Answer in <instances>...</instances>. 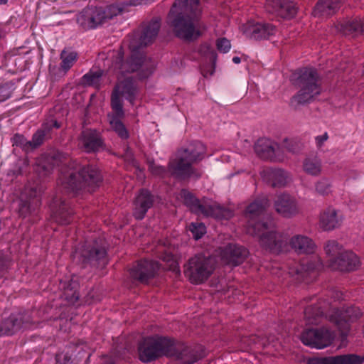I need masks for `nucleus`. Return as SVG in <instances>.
<instances>
[{"instance_id": "nucleus-1", "label": "nucleus", "mask_w": 364, "mask_h": 364, "mask_svg": "<svg viewBox=\"0 0 364 364\" xmlns=\"http://www.w3.org/2000/svg\"><path fill=\"white\" fill-rule=\"evenodd\" d=\"M161 28V18L154 17L143 28L139 36V45L132 50L130 57L124 60V52L121 47L115 56L113 57L112 66L114 71L122 75L138 71L137 78L142 81L149 78L156 70V63L151 58L140 53L136 50L141 47L151 44Z\"/></svg>"}, {"instance_id": "nucleus-2", "label": "nucleus", "mask_w": 364, "mask_h": 364, "mask_svg": "<svg viewBox=\"0 0 364 364\" xmlns=\"http://www.w3.org/2000/svg\"><path fill=\"white\" fill-rule=\"evenodd\" d=\"M67 154L58 150L44 153L36 159L35 170L46 176L51 173L54 166L58 167L57 178L58 193L53 198V212L59 222L65 225L68 220V165Z\"/></svg>"}, {"instance_id": "nucleus-3", "label": "nucleus", "mask_w": 364, "mask_h": 364, "mask_svg": "<svg viewBox=\"0 0 364 364\" xmlns=\"http://www.w3.org/2000/svg\"><path fill=\"white\" fill-rule=\"evenodd\" d=\"M199 0H175L167 15V23L173 35L185 42H193L203 34L195 21L200 14Z\"/></svg>"}, {"instance_id": "nucleus-4", "label": "nucleus", "mask_w": 364, "mask_h": 364, "mask_svg": "<svg viewBox=\"0 0 364 364\" xmlns=\"http://www.w3.org/2000/svg\"><path fill=\"white\" fill-rule=\"evenodd\" d=\"M289 80L299 90L290 98L289 106L297 110L301 106L313 102L322 92L321 79L316 68L309 66L295 70Z\"/></svg>"}, {"instance_id": "nucleus-5", "label": "nucleus", "mask_w": 364, "mask_h": 364, "mask_svg": "<svg viewBox=\"0 0 364 364\" xmlns=\"http://www.w3.org/2000/svg\"><path fill=\"white\" fill-rule=\"evenodd\" d=\"M206 154V146L200 141L191 142L187 147L178 150L177 156L168 164L171 176L178 181L191 177L198 179L202 173L193 166L203 161Z\"/></svg>"}, {"instance_id": "nucleus-6", "label": "nucleus", "mask_w": 364, "mask_h": 364, "mask_svg": "<svg viewBox=\"0 0 364 364\" xmlns=\"http://www.w3.org/2000/svg\"><path fill=\"white\" fill-rule=\"evenodd\" d=\"M103 181L102 171L97 165L70 158V193L77 196L87 188L95 191Z\"/></svg>"}, {"instance_id": "nucleus-7", "label": "nucleus", "mask_w": 364, "mask_h": 364, "mask_svg": "<svg viewBox=\"0 0 364 364\" xmlns=\"http://www.w3.org/2000/svg\"><path fill=\"white\" fill-rule=\"evenodd\" d=\"M124 9V6L117 4L105 7L87 6L77 15L76 22L84 30L95 28L121 14Z\"/></svg>"}, {"instance_id": "nucleus-8", "label": "nucleus", "mask_w": 364, "mask_h": 364, "mask_svg": "<svg viewBox=\"0 0 364 364\" xmlns=\"http://www.w3.org/2000/svg\"><path fill=\"white\" fill-rule=\"evenodd\" d=\"M168 336H149L142 338L137 343L139 360L143 363L154 362L162 357L166 358Z\"/></svg>"}, {"instance_id": "nucleus-9", "label": "nucleus", "mask_w": 364, "mask_h": 364, "mask_svg": "<svg viewBox=\"0 0 364 364\" xmlns=\"http://www.w3.org/2000/svg\"><path fill=\"white\" fill-rule=\"evenodd\" d=\"M269 205L268 198L263 197L256 198L250 203L244 210L247 219L246 232L249 235H258L262 231L269 230L271 221L261 220V216Z\"/></svg>"}, {"instance_id": "nucleus-10", "label": "nucleus", "mask_w": 364, "mask_h": 364, "mask_svg": "<svg viewBox=\"0 0 364 364\" xmlns=\"http://www.w3.org/2000/svg\"><path fill=\"white\" fill-rule=\"evenodd\" d=\"M166 358H173L178 364H194L205 357V350L201 346H193L168 336Z\"/></svg>"}, {"instance_id": "nucleus-11", "label": "nucleus", "mask_w": 364, "mask_h": 364, "mask_svg": "<svg viewBox=\"0 0 364 364\" xmlns=\"http://www.w3.org/2000/svg\"><path fill=\"white\" fill-rule=\"evenodd\" d=\"M215 266L212 259L198 254L191 257L183 266V273L193 284H201L213 274Z\"/></svg>"}, {"instance_id": "nucleus-12", "label": "nucleus", "mask_w": 364, "mask_h": 364, "mask_svg": "<svg viewBox=\"0 0 364 364\" xmlns=\"http://www.w3.org/2000/svg\"><path fill=\"white\" fill-rule=\"evenodd\" d=\"M80 257L83 264L97 268L104 269L109 263L107 248L102 240H95L91 244L85 245Z\"/></svg>"}, {"instance_id": "nucleus-13", "label": "nucleus", "mask_w": 364, "mask_h": 364, "mask_svg": "<svg viewBox=\"0 0 364 364\" xmlns=\"http://www.w3.org/2000/svg\"><path fill=\"white\" fill-rule=\"evenodd\" d=\"M161 264L154 259H141L134 262L129 269V274L133 282L148 285L151 279L159 274Z\"/></svg>"}, {"instance_id": "nucleus-14", "label": "nucleus", "mask_w": 364, "mask_h": 364, "mask_svg": "<svg viewBox=\"0 0 364 364\" xmlns=\"http://www.w3.org/2000/svg\"><path fill=\"white\" fill-rule=\"evenodd\" d=\"M361 316L362 312L359 307L350 306L333 310L329 315V321L340 331L341 336L346 338L350 330L351 323L357 321Z\"/></svg>"}, {"instance_id": "nucleus-15", "label": "nucleus", "mask_w": 364, "mask_h": 364, "mask_svg": "<svg viewBox=\"0 0 364 364\" xmlns=\"http://www.w3.org/2000/svg\"><path fill=\"white\" fill-rule=\"evenodd\" d=\"M264 8L268 14L284 21L294 19L299 11L298 3L294 0H266Z\"/></svg>"}, {"instance_id": "nucleus-16", "label": "nucleus", "mask_w": 364, "mask_h": 364, "mask_svg": "<svg viewBox=\"0 0 364 364\" xmlns=\"http://www.w3.org/2000/svg\"><path fill=\"white\" fill-rule=\"evenodd\" d=\"M333 339L331 332L324 328H307L300 336V340L303 344L317 349L331 346Z\"/></svg>"}, {"instance_id": "nucleus-17", "label": "nucleus", "mask_w": 364, "mask_h": 364, "mask_svg": "<svg viewBox=\"0 0 364 364\" xmlns=\"http://www.w3.org/2000/svg\"><path fill=\"white\" fill-rule=\"evenodd\" d=\"M80 148L87 154H96L106 149L102 134L96 129H86L78 136Z\"/></svg>"}, {"instance_id": "nucleus-18", "label": "nucleus", "mask_w": 364, "mask_h": 364, "mask_svg": "<svg viewBox=\"0 0 364 364\" xmlns=\"http://www.w3.org/2000/svg\"><path fill=\"white\" fill-rule=\"evenodd\" d=\"M262 231L258 235L262 247L274 254H279L287 249L288 239L284 234L277 231Z\"/></svg>"}, {"instance_id": "nucleus-19", "label": "nucleus", "mask_w": 364, "mask_h": 364, "mask_svg": "<svg viewBox=\"0 0 364 364\" xmlns=\"http://www.w3.org/2000/svg\"><path fill=\"white\" fill-rule=\"evenodd\" d=\"M62 122L55 117L46 118L33 134L31 140L32 151L41 146L46 141L51 139L53 129H60Z\"/></svg>"}, {"instance_id": "nucleus-20", "label": "nucleus", "mask_w": 364, "mask_h": 364, "mask_svg": "<svg viewBox=\"0 0 364 364\" xmlns=\"http://www.w3.org/2000/svg\"><path fill=\"white\" fill-rule=\"evenodd\" d=\"M155 196L147 188H140L133 200L132 215L136 220H143L148 210L154 206Z\"/></svg>"}, {"instance_id": "nucleus-21", "label": "nucleus", "mask_w": 364, "mask_h": 364, "mask_svg": "<svg viewBox=\"0 0 364 364\" xmlns=\"http://www.w3.org/2000/svg\"><path fill=\"white\" fill-rule=\"evenodd\" d=\"M360 264L359 257L352 251H343L339 255L331 257L328 266L333 270L349 272L356 270Z\"/></svg>"}, {"instance_id": "nucleus-22", "label": "nucleus", "mask_w": 364, "mask_h": 364, "mask_svg": "<svg viewBox=\"0 0 364 364\" xmlns=\"http://www.w3.org/2000/svg\"><path fill=\"white\" fill-rule=\"evenodd\" d=\"M274 208L279 215L285 218H291L297 215L300 211L296 198L287 193H282L276 196Z\"/></svg>"}, {"instance_id": "nucleus-23", "label": "nucleus", "mask_w": 364, "mask_h": 364, "mask_svg": "<svg viewBox=\"0 0 364 364\" xmlns=\"http://www.w3.org/2000/svg\"><path fill=\"white\" fill-rule=\"evenodd\" d=\"M344 0H317L312 8L311 16L318 18H330L337 14Z\"/></svg>"}, {"instance_id": "nucleus-24", "label": "nucleus", "mask_w": 364, "mask_h": 364, "mask_svg": "<svg viewBox=\"0 0 364 364\" xmlns=\"http://www.w3.org/2000/svg\"><path fill=\"white\" fill-rule=\"evenodd\" d=\"M364 355L357 354H343L335 356L312 357L306 364H363Z\"/></svg>"}, {"instance_id": "nucleus-25", "label": "nucleus", "mask_w": 364, "mask_h": 364, "mask_svg": "<svg viewBox=\"0 0 364 364\" xmlns=\"http://www.w3.org/2000/svg\"><path fill=\"white\" fill-rule=\"evenodd\" d=\"M336 30L344 36L364 35V18L358 16L346 18L335 24Z\"/></svg>"}, {"instance_id": "nucleus-26", "label": "nucleus", "mask_w": 364, "mask_h": 364, "mask_svg": "<svg viewBox=\"0 0 364 364\" xmlns=\"http://www.w3.org/2000/svg\"><path fill=\"white\" fill-rule=\"evenodd\" d=\"M277 31V27L269 23H259L249 21L246 24L245 32L250 33V38L256 40L269 39Z\"/></svg>"}, {"instance_id": "nucleus-27", "label": "nucleus", "mask_w": 364, "mask_h": 364, "mask_svg": "<svg viewBox=\"0 0 364 364\" xmlns=\"http://www.w3.org/2000/svg\"><path fill=\"white\" fill-rule=\"evenodd\" d=\"M248 254V250L243 246L230 243L223 250L222 258L228 264L237 266L246 259Z\"/></svg>"}, {"instance_id": "nucleus-28", "label": "nucleus", "mask_w": 364, "mask_h": 364, "mask_svg": "<svg viewBox=\"0 0 364 364\" xmlns=\"http://www.w3.org/2000/svg\"><path fill=\"white\" fill-rule=\"evenodd\" d=\"M289 245L297 254H312L315 252L316 245L310 237L296 235L289 240Z\"/></svg>"}, {"instance_id": "nucleus-29", "label": "nucleus", "mask_w": 364, "mask_h": 364, "mask_svg": "<svg viewBox=\"0 0 364 364\" xmlns=\"http://www.w3.org/2000/svg\"><path fill=\"white\" fill-rule=\"evenodd\" d=\"M23 317L21 314H11L0 322V336H11L19 331L23 325Z\"/></svg>"}, {"instance_id": "nucleus-30", "label": "nucleus", "mask_w": 364, "mask_h": 364, "mask_svg": "<svg viewBox=\"0 0 364 364\" xmlns=\"http://www.w3.org/2000/svg\"><path fill=\"white\" fill-rule=\"evenodd\" d=\"M114 87H118L119 93L122 96H125L131 105H134L138 93V87L132 77H125Z\"/></svg>"}, {"instance_id": "nucleus-31", "label": "nucleus", "mask_w": 364, "mask_h": 364, "mask_svg": "<svg viewBox=\"0 0 364 364\" xmlns=\"http://www.w3.org/2000/svg\"><path fill=\"white\" fill-rule=\"evenodd\" d=\"M205 217H211L217 220H229L234 215L233 212L223 205L214 203L205 204L202 212Z\"/></svg>"}, {"instance_id": "nucleus-32", "label": "nucleus", "mask_w": 364, "mask_h": 364, "mask_svg": "<svg viewBox=\"0 0 364 364\" xmlns=\"http://www.w3.org/2000/svg\"><path fill=\"white\" fill-rule=\"evenodd\" d=\"M183 203L189 208L190 211L195 214H202L205 203H201L200 200L188 190L183 188L180 192Z\"/></svg>"}, {"instance_id": "nucleus-33", "label": "nucleus", "mask_w": 364, "mask_h": 364, "mask_svg": "<svg viewBox=\"0 0 364 364\" xmlns=\"http://www.w3.org/2000/svg\"><path fill=\"white\" fill-rule=\"evenodd\" d=\"M264 178L273 188L283 187L287 183L286 173L280 168H267L264 171Z\"/></svg>"}, {"instance_id": "nucleus-34", "label": "nucleus", "mask_w": 364, "mask_h": 364, "mask_svg": "<svg viewBox=\"0 0 364 364\" xmlns=\"http://www.w3.org/2000/svg\"><path fill=\"white\" fill-rule=\"evenodd\" d=\"M256 154L263 160L274 161L275 158L274 149L269 139H259L255 144Z\"/></svg>"}, {"instance_id": "nucleus-35", "label": "nucleus", "mask_w": 364, "mask_h": 364, "mask_svg": "<svg viewBox=\"0 0 364 364\" xmlns=\"http://www.w3.org/2000/svg\"><path fill=\"white\" fill-rule=\"evenodd\" d=\"M341 224V220L338 218L335 210L328 209L320 216V227L326 231H330L338 228Z\"/></svg>"}, {"instance_id": "nucleus-36", "label": "nucleus", "mask_w": 364, "mask_h": 364, "mask_svg": "<svg viewBox=\"0 0 364 364\" xmlns=\"http://www.w3.org/2000/svg\"><path fill=\"white\" fill-rule=\"evenodd\" d=\"M304 318L308 325L318 324L323 316V311L320 304L316 303L307 306L304 309Z\"/></svg>"}, {"instance_id": "nucleus-37", "label": "nucleus", "mask_w": 364, "mask_h": 364, "mask_svg": "<svg viewBox=\"0 0 364 364\" xmlns=\"http://www.w3.org/2000/svg\"><path fill=\"white\" fill-rule=\"evenodd\" d=\"M39 201L31 198H21L18 202V212L19 217L26 218L28 216L36 215L38 207Z\"/></svg>"}, {"instance_id": "nucleus-38", "label": "nucleus", "mask_w": 364, "mask_h": 364, "mask_svg": "<svg viewBox=\"0 0 364 364\" xmlns=\"http://www.w3.org/2000/svg\"><path fill=\"white\" fill-rule=\"evenodd\" d=\"M105 75V70L97 68L96 70L91 69L87 73L82 76L83 83L90 87H94L97 90H100L102 87L101 80Z\"/></svg>"}, {"instance_id": "nucleus-39", "label": "nucleus", "mask_w": 364, "mask_h": 364, "mask_svg": "<svg viewBox=\"0 0 364 364\" xmlns=\"http://www.w3.org/2000/svg\"><path fill=\"white\" fill-rule=\"evenodd\" d=\"M122 95L119 93L118 87H114L111 95L110 105L113 111L112 117L124 118Z\"/></svg>"}, {"instance_id": "nucleus-40", "label": "nucleus", "mask_w": 364, "mask_h": 364, "mask_svg": "<svg viewBox=\"0 0 364 364\" xmlns=\"http://www.w3.org/2000/svg\"><path fill=\"white\" fill-rule=\"evenodd\" d=\"M316 269V264L311 260H302L296 267L294 273L298 276V279L306 280Z\"/></svg>"}, {"instance_id": "nucleus-41", "label": "nucleus", "mask_w": 364, "mask_h": 364, "mask_svg": "<svg viewBox=\"0 0 364 364\" xmlns=\"http://www.w3.org/2000/svg\"><path fill=\"white\" fill-rule=\"evenodd\" d=\"M122 119L123 118L112 117L110 124L113 131L122 140H127L129 138L130 134L129 130L122 122Z\"/></svg>"}, {"instance_id": "nucleus-42", "label": "nucleus", "mask_w": 364, "mask_h": 364, "mask_svg": "<svg viewBox=\"0 0 364 364\" xmlns=\"http://www.w3.org/2000/svg\"><path fill=\"white\" fill-rule=\"evenodd\" d=\"M198 53L203 57L209 60L212 63L213 67L215 68L218 55L211 45L207 42L202 43L198 48Z\"/></svg>"}, {"instance_id": "nucleus-43", "label": "nucleus", "mask_w": 364, "mask_h": 364, "mask_svg": "<svg viewBox=\"0 0 364 364\" xmlns=\"http://www.w3.org/2000/svg\"><path fill=\"white\" fill-rule=\"evenodd\" d=\"M146 162L148 165L149 171L154 176L161 178H165L168 172L169 173L168 166L165 167L161 165H156L153 158H146Z\"/></svg>"}, {"instance_id": "nucleus-44", "label": "nucleus", "mask_w": 364, "mask_h": 364, "mask_svg": "<svg viewBox=\"0 0 364 364\" xmlns=\"http://www.w3.org/2000/svg\"><path fill=\"white\" fill-rule=\"evenodd\" d=\"M13 146H16L22 149L25 153H29L32 151L31 141L27 140L23 134L16 133L11 138Z\"/></svg>"}, {"instance_id": "nucleus-45", "label": "nucleus", "mask_w": 364, "mask_h": 364, "mask_svg": "<svg viewBox=\"0 0 364 364\" xmlns=\"http://www.w3.org/2000/svg\"><path fill=\"white\" fill-rule=\"evenodd\" d=\"M303 167L305 172L311 176H318L321 171L320 163L311 159H306Z\"/></svg>"}, {"instance_id": "nucleus-46", "label": "nucleus", "mask_w": 364, "mask_h": 364, "mask_svg": "<svg viewBox=\"0 0 364 364\" xmlns=\"http://www.w3.org/2000/svg\"><path fill=\"white\" fill-rule=\"evenodd\" d=\"M188 230L191 232L193 237L198 240L206 233V227L203 223H191L188 225Z\"/></svg>"}, {"instance_id": "nucleus-47", "label": "nucleus", "mask_w": 364, "mask_h": 364, "mask_svg": "<svg viewBox=\"0 0 364 364\" xmlns=\"http://www.w3.org/2000/svg\"><path fill=\"white\" fill-rule=\"evenodd\" d=\"M342 248L343 246L336 240H328L324 247L326 255L331 257L339 255V254L342 252Z\"/></svg>"}, {"instance_id": "nucleus-48", "label": "nucleus", "mask_w": 364, "mask_h": 364, "mask_svg": "<svg viewBox=\"0 0 364 364\" xmlns=\"http://www.w3.org/2000/svg\"><path fill=\"white\" fill-rule=\"evenodd\" d=\"M60 58L62 62L55 74L59 76H64L68 70V54L67 53L66 48H64L61 52Z\"/></svg>"}, {"instance_id": "nucleus-49", "label": "nucleus", "mask_w": 364, "mask_h": 364, "mask_svg": "<svg viewBox=\"0 0 364 364\" xmlns=\"http://www.w3.org/2000/svg\"><path fill=\"white\" fill-rule=\"evenodd\" d=\"M12 85L9 82L0 84V102L9 99L13 94Z\"/></svg>"}, {"instance_id": "nucleus-50", "label": "nucleus", "mask_w": 364, "mask_h": 364, "mask_svg": "<svg viewBox=\"0 0 364 364\" xmlns=\"http://www.w3.org/2000/svg\"><path fill=\"white\" fill-rule=\"evenodd\" d=\"M331 184L327 178H322L316 183V190L321 195L331 193Z\"/></svg>"}, {"instance_id": "nucleus-51", "label": "nucleus", "mask_w": 364, "mask_h": 364, "mask_svg": "<svg viewBox=\"0 0 364 364\" xmlns=\"http://www.w3.org/2000/svg\"><path fill=\"white\" fill-rule=\"evenodd\" d=\"M230 42L226 38H219L216 41L217 49L221 53H227L230 49Z\"/></svg>"}, {"instance_id": "nucleus-52", "label": "nucleus", "mask_w": 364, "mask_h": 364, "mask_svg": "<svg viewBox=\"0 0 364 364\" xmlns=\"http://www.w3.org/2000/svg\"><path fill=\"white\" fill-rule=\"evenodd\" d=\"M168 260L171 262L168 269L175 273L176 275H181V269L177 261L173 259Z\"/></svg>"}, {"instance_id": "nucleus-53", "label": "nucleus", "mask_w": 364, "mask_h": 364, "mask_svg": "<svg viewBox=\"0 0 364 364\" xmlns=\"http://www.w3.org/2000/svg\"><path fill=\"white\" fill-rule=\"evenodd\" d=\"M328 139L327 132H325L323 135L317 136L315 138L316 146L320 148L323 145V143Z\"/></svg>"}, {"instance_id": "nucleus-54", "label": "nucleus", "mask_w": 364, "mask_h": 364, "mask_svg": "<svg viewBox=\"0 0 364 364\" xmlns=\"http://www.w3.org/2000/svg\"><path fill=\"white\" fill-rule=\"evenodd\" d=\"M155 0H129L128 3H126L125 4L127 6H138L141 4H151V2L154 1Z\"/></svg>"}, {"instance_id": "nucleus-55", "label": "nucleus", "mask_w": 364, "mask_h": 364, "mask_svg": "<svg viewBox=\"0 0 364 364\" xmlns=\"http://www.w3.org/2000/svg\"><path fill=\"white\" fill-rule=\"evenodd\" d=\"M131 162L134 168H136V171H143L144 168H141L140 167V164L137 160H136L133 156V154L131 155Z\"/></svg>"}, {"instance_id": "nucleus-56", "label": "nucleus", "mask_w": 364, "mask_h": 364, "mask_svg": "<svg viewBox=\"0 0 364 364\" xmlns=\"http://www.w3.org/2000/svg\"><path fill=\"white\" fill-rule=\"evenodd\" d=\"M78 58V55L76 52H70V68L73 66V63L76 62Z\"/></svg>"}, {"instance_id": "nucleus-57", "label": "nucleus", "mask_w": 364, "mask_h": 364, "mask_svg": "<svg viewBox=\"0 0 364 364\" xmlns=\"http://www.w3.org/2000/svg\"><path fill=\"white\" fill-rule=\"evenodd\" d=\"M80 294L79 293L75 291L72 295L70 296V303L75 304L76 301L79 300Z\"/></svg>"}, {"instance_id": "nucleus-58", "label": "nucleus", "mask_w": 364, "mask_h": 364, "mask_svg": "<svg viewBox=\"0 0 364 364\" xmlns=\"http://www.w3.org/2000/svg\"><path fill=\"white\" fill-rule=\"evenodd\" d=\"M286 148L289 152L291 153H296L299 151L297 147L295 145L292 144L291 143L287 144L286 145Z\"/></svg>"}, {"instance_id": "nucleus-59", "label": "nucleus", "mask_w": 364, "mask_h": 364, "mask_svg": "<svg viewBox=\"0 0 364 364\" xmlns=\"http://www.w3.org/2000/svg\"><path fill=\"white\" fill-rule=\"evenodd\" d=\"M232 61L235 64H238V63H240L241 62V58L240 57H238V56H235L232 58Z\"/></svg>"}, {"instance_id": "nucleus-60", "label": "nucleus", "mask_w": 364, "mask_h": 364, "mask_svg": "<svg viewBox=\"0 0 364 364\" xmlns=\"http://www.w3.org/2000/svg\"><path fill=\"white\" fill-rule=\"evenodd\" d=\"M65 90H63V92H62L58 95V101L61 100V99H62L63 97H64V96H65Z\"/></svg>"}, {"instance_id": "nucleus-61", "label": "nucleus", "mask_w": 364, "mask_h": 364, "mask_svg": "<svg viewBox=\"0 0 364 364\" xmlns=\"http://www.w3.org/2000/svg\"><path fill=\"white\" fill-rule=\"evenodd\" d=\"M88 105L83 109V112H84V115L85 116H87L88 114Z\"/></svg>"}, {"instance_id": "nucleus-62", "label": "nucleus", "mask_w": 364, "mask_h": 364, "mask_svg": "<svg viewBox=\"0 0 364 364\" xmlns=\"http://www.w3.org/2000/svg\"><path fill=\"white\" fill-rule=\"evenodd\" d=\"M8 2V0H0V4H6Z\"/></svg>"}, {"instance_id": "nucleus-63", "label": "nucleus", "mask_w": 364, "mask_h": 364, "mask_svg": "<svg viewBox=\"0 0 364 364\" xmlns=\"http://www.w3.org/2000/svg\"><path fill=\"white\" fill-rule=\"evenodd\" d=\"M62 109H63V112L65 113V115L67 116L68 114V110L66 109V107H62Z\"/></svg>"}, {"instance_id": "nucleus-64", "label": "nucleus", "mask_w": 364, "mask_h": 364, "mask_svg": "<svg viewBox=\"0 0 364 364\" xmlns=\"http://www.w3.org/2000/svg\"><path fill=\"white\" fill-rule=\"evenodd\" d=\"M64 360L66 361V360H68V356L67 355V354H65L64 355Z\"/></svg>"}]
</instances>
